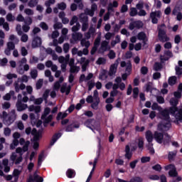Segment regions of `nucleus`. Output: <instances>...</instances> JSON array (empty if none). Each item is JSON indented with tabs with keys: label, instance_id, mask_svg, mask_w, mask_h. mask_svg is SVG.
<instances>
[{
	"label": "nucleus",
	"instance_id": "obj_1",
	"mask_svg": "<svg viewBox=\"0 0 182 182\" xmlns=\"http://www.w3.org/2000/svg\"><path fill=\"white\" fill-rule=\"evenodd\" d=\"M170 103L173 106L169 109H164L161 112V119L162 122L158 124V130L159 132H168L171 127V119L170 118V113L175 116L177 123H182V109L178 110L177 105H178V100L176 98H171Z\"/></svg>",
	"mask_w": 182,
	"mask_h": 182
},
{
	"label": "nucleus",
	"instance_id": "obj_2",
	"mask_svg": "<svg viewBox=\"0 0 182 182\" xmlns=\"http://www.w3.org/2000/svg\"><path fill=\"white\" fill-rule=\"evenodd\" d=\"M23 95V97H22V95L21 94H18L17 97V102L16 103L17 112H23L26 109H28V112H35L36 114H38L41 112V106L30 105L28 107V105L25 103H28L29 97L25 95L26 93L24 92Z\"/></svg>",
	"mask_w": 182,
	"mask_h": 182
},
{
	"label": "nucleus",
	"instance_id": "obj_3",
	"mask_svg": "<svg viewBox=\"0 0 182 182\" xmlns=\"http://www.w3.org/2000/svg\"><path fill=\"white\" fill-rule=\"evenodd\" d=\"M49 113H50V108L47 107L44 110V114L41 116V119L42 120H43V125L45 126V127H46L48 126V124L50 123V122H52V119H53V115L52 114L49 115L46 118Z\"/></svg>",
	"mask_w": 182,
	"mask_h": 182
},
{
	"label": "nucleus",
	"instance_id": "obj_4",
	"mask_svg": "<svg viewBox=\"0 0 182 182\" xmlns=\"http://www.w3.org/2000/svg\"><path fill=\"white\" fill-rule=\"evenodd\" d=\"M15 120H16V111L15 109H12L9 117L4 119V124H6V126H11Z\"/></svg>",
	"mask_w": 182,
	"mask_h": 182
},
{
	"label": "nucleus",
	"instance_id": "obj_5",
	"mask_svg": "<svg viewBox=\"0 0 182 182\" xmlns=\"http://www.w3.org/2000/svg\"><path fill=\"white\" fill-rule=\"evenodd\" d=\"M165 170H169L168 176L170 177L174 178L178 176V172H177V168H176V166L173 164H170L165 166Z\"/></svg>",
	"mask_w": 182,
	"mask_h": 182
},
{
	"label": "nucleus",
	"instance_id": "obj_6",
	"mask_svg": "<svg viewBox=\"0 0 182 182\" xmlns=\"http://www.w3.org/2000/svg\"><path fill=\"white\" fill-rule=\"evenodd\" d=\"M150 18L151 19L152 23H158L159 19L161 18V11H156L150 13Z\"/></svg>",
	"mask_w": 182,
	"mask_h": 182
},
{
	"label": "nucleus",
	"instance_id": "obj_7",
	"mask_svg": "<svg viewBox=\"0 0 182 182\" xmlns=\"http://www.w3.org/2000/svg\"><path fill=\"white\" fill-rule=\"evenodd\" d=\"M170 58H173V52L170 50H164V55H160V60L161 63H164L166 60H168Z\"/></svg>",
	"mask_w": 182,
	"mask_h": 182
},
{
	"label": "nucleus",
	"instance_id": "obj_8",
	"mask_svg": "<svg viewBox=\"0 0 182 182\" xmlns=\"http://www.w3.org/2000/svg\"><path fill=\"white\" fill-rule=\"evenodd\" d=\"M37 173L38 171H36L33 176L31 175L29 178L27 180V182H43V178L39 176Z\"/></svg>",
	"mask_w": 182,
	"mask_h": 182
},
{
	"label": "nucleus",
	"instance_id": "obj_9",
	"mask_svg": "<svg viewBox=\"0 0 182 182\" xmlns=\"http://www.w3.org/2000/svg\"><path fill=\"white\" fill-rule=\"evenodd\" d=\"M20 82H21V78H18L17 81H15L14 84L16 93H19V90H25V89H26V85L25 84L21 83L19 85Z\"/></svg>",
	"mask_w": 182,
	"mask_h": 182
},
{
	"label": "nucleus",
	"instance_id": "obj_10",
	"mask_svg": "<svg viewBox=\"0 0 182 182\" xmlns=\"http://www.w3.org/2000/svg\"><path fill=\"white\" fill-rule=\"evenodd\" d=\"M41 45H42V39L39 36L34 37L31 44L32 48H39Z\"/></svg>",
	"mask_w": 182,
	"mask_h": 182
},
{
	"label": "nucleus",
	"instance_id": "obj_11",
	"mask_svg": "<svg viewBox=\"0 0 182 182\" xmlns=\"http://www.w3.org/2000/svg\"><path fill=\"white\" fill-rule=\"evenodd\" d=\"M154 138L155 139L156 141H157V143L161 144V143H163V139L164 138V135L163 134V133L155 132L154 134Z\"/></svg>",
	"mask_w": 182,
	"mask_h": 182
},
{
	"label": "nucleus",
	"instance_id": "obj_12",
	"mask_svg": "<svg viewBox=\"0 0 182 182\" xmlns=\"http://www.w3.org/2000/svg\"><path fill=\"white\" fill-rule=\"evenodd\" d=\"M16 153L18 154L20 156L16 160L15 164H19L20 163H22L23 160L22 156H23V153L22 152V148L18 147L16 149Z\"/></svg>",
	"mask_w": 182,
	"mask_h": 182
},
{
	"label": "nucleus",
	"instance_id": "obj_13",
	"mask_svg": "<svg viewBox=\"0 0 182 182\" xmlns=\"http://www.w3.org/2000/svg\"><path fill=\"white\" fill-rule=\"evenodd\" d=\"M31 134L33 136V140L34 141H38L41 137H42V134L41 132H38L36 129L33 128V130L31 131Z\"/></svg>",
	"mask_w": 182,
	"mask_h": 182
},
{
	"label": "nucleus",
	"instance_id": "obj_14",
	"mask_svg": "<svg viewBox=\"0 0 182 182\" xmlns=\"http://www.w3.org/2000/svg\"><path fill=\"white\" fill-rule=\"evenodd\" d=\"M80 22L81 23H89V17L87 16V14L85 13H82L79 16Z\"/></svg>",
	"mask_w": 182,
	"mask_h": 182
},
{
	"label": "nucleus",
	"instance_id": "obj_15",
	"mask_svg": "<svg viewBox=\"0 0 182 182\" xmlns=\"http://www.w3.org/2000/svg\"><path fill=\"white\" fill-rule=\"evenodd\" d=\"M80 125L79 124H70L65 127V132H73L74 129H79Z\"/></svg>",
	"mask_w": 182,
	"mask_h": 182
},
{
	"label": "nucleus",
	"instance_id": "obj_16",
	"mask_svg": "<svg viewBox=\"0 0 182 182\" xmlns=\"http://www.w3.org/2000/svg\"><path fill=\"white\" fill-rule=\"evenodd\" d=\"M109 42L107 41H102L100 50H101V52H106L109 50Z\"/></svg>",
	"mask_w": 182,
	"mask_h": 182
},
{
	"label": "nucleus",
	"instance_id": "obj_17",
	"mask_svg": "<svg viewBox=\"0 0 182 182\" xmlns=\"http://www.w3.org/2000/svg\"><path fill=\"white\" fill-rule=\"evenodd\" d=\"M133 154L132 153V151H130V146L129 145H127L125 146V159H127V160H130Z\"/></svg>",
	"mask_w": 182,
	"mask_h": 182
},
{
	"label": "nucleus",
	"instance_id": "obj_18",
	"mask_svg": "<svg viewBox=\"0 0 182 182\" xmlns=\"http://www.w3.org/2000/svg\"><path fill=\"white\" fill-rule=\"evenodd\" d=\"M100 103V98H94V102L91 105L92 109H94V110H97V109L99 108Z\"/></svg>",
	"mask_w": 182,
	"mask_h": 182
},
{
	"label": "nucleus",
	"instance_id": "obj_19",
	"mask_svg": "<svg viewBox=\"0 0 182 182\" xmlns=\"http://www.w3.org/2000/svg\"><path fill=\"white\" fill-rule=\"evenodd\" d=\"M83 38V34L82 33H73L72 34V39L76 42V41H80Z\"/></svg>",
	"mask_w": 182,
	"mask_h": 182
},
{
	"label": "nucleus",
	"instance_id": "obj_20",
	"mask_svg": "<svg viewBox=\"0 0 182 182\" xmlns=\"http://www.w3.org/2000/svg\"><path fill=\"white\" fill-rule=\"evenodd\" d=\"M117 70V64L112 65L109 68V76H113V75H115Z\"/></svg>",
	"mask_w": 182,
	"mask_h": 182
},
{
	"label": "nucleus",
	"instance_id": "obj_21",
	"mask_svg": "<svg viewBox=\"0 0 182 182\" xmlns=\"http://www.w3.org/2000/svg\"><path fill=\"white\" fill-rule=\"evenodd\" d=\"M62 136V134L61 133H58L55 134L53 136L52 140L50 141V146H53V144H55V143H56V141H58V140L59 139L60 137Z\"/></svg>",
	"mask_w": 182,
	"mask_h": 182
},
{
	"label": "nucleus",
	"instance_id": "obj_22",
	"mask_svg": "<svg viewBox=\"0 0 182 182\" xmlns=\"http://www.w3.org/2000/svg\"><path fill=\"white\" fill-rule=\"evenodd\" d=\"M145 136L148 143L150 144L151 143V141H153V133L151 132V131L150 130L146 131L145 134Z\"/></svg>",
	"mask_w": 182,
	"mask_h": 182
},
{
	"label": "nucleus",
	"instance_id": "obj_23",
	"mask_svg": "<svg viewBox=\"0 0 182 182\" xmlns=\"http://www.w3.org/2000/svg\"><path fill=\"white\" fill-rule=\"evenodd\" d=\"M158 35H166V24H161L158 27Z\"/></svg>",
	"mask_w": 182,
	"mask_h": 182
},
{
	"label": "nucleus",
	"instance_id": "obj_24",
	"mask_svg": "<svg viewBox=\"0 0 182 182\" xmlns=\"http://www.w3.org/2000/svg\"><path fill=\"white\" fill-rule=\"evenodd\" d=\"M168 83L170 86H174V85L177 83V77L176 76L170 77L168 80Z\"/></svg>",
	"mask_w": 182,
	"mask_h": 182
},
{
	"label": "nucleus",
	"instance_id": "obj_25",
	"mask_svg": "<svg viewBox=\"0 0 182 182\" xmlns=\"http://www.w3.org/2000/svg\"><path fill=\"white\" fill-rule=\"evenodd\" d=\"M158 37L160 42H168L170 41V38L167 37V34L158 35Z\"/></svg>",
	"mask_w": 182,
	"mask_h": 182
},
{
	"label": "nucleus",
	"instance_id": "obj_26",
	"mask_svg": "<svg viewBox=\"0 0 182 182\" xmlns=\"http://www.w3.org/2000/svg\"><path fill=\"white\" fill-rule=\"evenodd\" d=\"M177 156V151H169L168 155V159L169 161H174V158Z\"/></svg>",
	"mask_w": 182,
	"mask_h": 182
},
{
	"label": "nucleus",
	"instance_id": "obj_27",
	"mask_svg": "<svg viewBox=\"0 0 182 182\" xmlns=\"http://www.w3.org/2000/svg\"><path fill=\"white\" fill-rule=\"evenodd\" d=\"M137 39L139 41H146V39H147V36L146 35V33L143 31L139 33L137 35Z\"/></svg>",
	"mask_w": 182,
	"mask_h": 182
},
{
	"label": "nucleus",
	"instance_id": "obj_28",
	"mask_svg": "<svg viewBox=\"0 0 182 182\" xmlns=\"http://www.w3.org/2000/svg\"><path fill=\"white\" fill-rule=\"evenodd\" d=\"M163 69V64L161 63H155L154 65V70L156 72H159Z\"/></svg>",
	"mask_w": 182,
	"mask_h": 182
},
{
	"label": "nucleus",
	"instance_id": "obj_29",
	"mask_svg": "<svg viewBox=\"0 0 182 182\" xmlns=\"http://www.w3.org/2000/svg\"><path fill=\"white\" fill-rule=\"evenodd\" d=\"M93 123H95V120L87 119L84 124L86 126V127H88V129H90L93 131V128L92 127V124H93Z\"/></svg>",
	"mask_w": 182,
	"mask_h": 182
},
{
	"label": "nucleus",
	"instance_id": "obj_30",
	"mask_svg": "<svg viewBox=\"0 0 182 182\" xmlns=\"http://www.w3.org/2000/svg\"><path fill=\"white\" fill-rule=\"evenodd\" d=\"M80 45L81 46L89 48V46H90V41H86V38H82L80 41Z\"/></svg>",
	"mask_w": 182,
	"mask_h": 182
},
{
	"label": "nucleus",
	"instance_id": "obj_31",
	"mask_svg": "<svg viewBox=\"0 0 182 182\" xmlns=\"http://www.w3.org/2000/svg\"><path fill=\"white\" fill-rule=\"evenodd\" d=\"M15 91L11 90L9 92V93H7L5 95V96L3 97L4 100H11V96H14Z\"/></svg>",
	"mask_w": 182,
	"mask_h": 182
},
{
	"label": "nucleus",
	"instance_id": "obj_32",
	"mask_svg": "<svg viewBox=\"0 0 182 182\" xmlns=\"http://www.w3.org/2000/svg\"><path fill=\"white\" fill-rule=\"evenodd\" d=\"M30 75L31 79H36L38 77V70L36 69H31L30 72Z\"/></svg>",
	"mask_w": 182,
	"mask_h": 182
},
{
	"label": "nucleus",
	"instance_id": "obj_33",
	"mask_svg": "<svg viewBox=\"0 0 182 182\" xmlns=\"http://www.w3.org/2000/svg\"><path fill=\"white\" fill-rule=\"evenodd\" d=\"M19 145V140L14 139L12 143L10 144V149L15 150V147Z\"/></svg>",
	"mask_w": 182,
	"mask_h": 182
},
{
	"label": "nucleus",
	"instance_id": "obj_34",
	"mask_svg": "<svg viewBox=\"0 0 182 182\" xmlns=\"http://www.w3.org/2000/svg\"><path fill=\"white\" fill-rule=\"evenodd\" d=\"M171 142V136H170V135H168V134H165V138L164 139V145L170 144Z\"/></svg>",
	"mask_w": 182,
	"mask_h": 182
},
{
	"label": "nucleus",
	"instance_id": "obj_35",
	"mask_svg": "<svg viewBox=\"0 0 182 182\" xmlns=\"http://www.w3.org/2000/svg\"><path fill=\"white\" fill-rule=\"evenodd\" d=\"M70 72L71 73H77V72H79V70H80V68L76 65H71L70 66Z\"/></svg>",
	"mask_w": 182,
	"mask_h": 182
},
{
	"label": "nucleus",
	"instance_id": "obj_36",
	"mask_svg": "<svg viewBox=\"0 0 182 182\" xmlns=\"http://www.w3.org/2000/svg\"><path fill=\"white\" fill-rule=\"evenodd\" d=\"M23 22H24L25 25L31 26L32 25L33 21L32 20V18H31L30 16H26V18H24V21Z\"/></svg>",
	"mask_w": 182,
	"mask_h": 182
},
{
	"label": "nucleus",
	"instance_id": "obj_37",
	"mask_svg": "<svg viewBox=\"0 0 182 182\" xmlns=\"http://www.w3.org/2000/svg\"><path fill=\"white\" fill-rule=\"evenodd\" d=\"M43 86V80L39 79L36 84V87L37 90H39V89H42V87Z\"/></svg>",
	"mask_w": 182,
	"mask_h": 182
},
{
	"label": "nucleus",
	"instance_id": "obj_38",
	"mask_svg": "<svg viewBox=\"0 0 182 182\" xmlns=\"http://www.w3.org/2000/svg\"><path fill=\"white\" fill-rule=\"evenodd\" d=\"M117 43H120V36H119V35L116 36L115 40H114L111 42V46H116V45H117Z\"/></svg>",
	"mask_w": 182,
	"mask_h": 182
},
{
	"label": "nucleus",
	"instance_id": "obj_39",
	"mask_svg": "<svg viewBox=\"0 0 182 182\" xmlns=\"http://www.w3.org/2000/svg\"><path fill=\"white\" fill-rule=\"evenodd\" d=\"M39 0H30V1L28 4V6H30V8H35L38 5V2Z\"/></svg>",
	"mask_w": 182,
	"mask_h": 182
},
{
	"label": "nucleus",
	"instance_id": "obj_40",
	"mask_svg": "<svg viewBox=\"0 0 182 182\" xmlns=\"http://www.w3.org/2000/svg\"><path fill=\"white\" fill-rule=\"evenodd\" d=\"M100 41H102V36H101V34L100 33L98 34L97 37L95 40L94 46L98 47L100 45Z\"/></svg>",
	"mask_w": 182,
	"mask_h": 182
},
{
	"label": "nucleus",
	"instance_id": "obj_41",
	"mask_svg": "<svg viewBox=\"0 0 182 182\" xmlns=\"http://www.w3.org/2000/svg\"><path fill=\"white\" fill-rule=\"evenodd\" d=\"M6 19L8 22H14L15 21V16L12 15V13H9L6 16Z\"/></svg>",
	"mask_w": 182,
	"mask_h": 182
},
{
	"label": "nucleus",
	"instance_id": "obj_42",
	"mask_svg": "<svg viewBox=\"0 0 182 182\" xmlns=\"http://www.w3.org/2000/svg\"><path fill=\"white\" fill-rule=\"evenodd\" d=\"M43 157H45V154L43 152H42L38 156V167H41V166H42V161H43Z\"/></svg>",
	"mask_w": 182,
	"mask_h": 182
},
{
	"label": "nucleus",
	"instance_id": "obj_43",
	"mask_svg": "<svg viewBox=\"0 0 182 182\" xmlns=\"http://www.w3.org/2000/svg\"><path fill=\"white\" fill-rule=\"evenodd\" d=\"M31 144V142L29 141H26L24 146L22 149V153H25L29 150V145Z\"/></svg>",
	"mask_w": 182,
	"mask_h": 182
},
{
	"label": "nucleus",
	"instance_id": "obj_44",
	"mask_svg": "<svg viewBox=\"0 0 182 182\" xmlns=\"http://www.w3.org/2000/svg\"><path fill=\"white\" fill-rule=\"evenodd\" d=\"M30 119L31 121V123H36V122H38V117H36V115H35V114L33 113H30L29 115Z\"/></svg>",
	"mask_w": 182,
	"mask_h": 182
},
{
	"label": "nucleus",
	"instance_id": "obj_45",
	"mask_svg": "<svg viewBox=\"0 0 182 182\" xmlns=\"http://www.w3.org/2000/svg\"><path fill=\"white\" fill-rule=\"evenodd\" d=\"M129 15L130 16H136V15H138L137 9L132 7L130 9Z\"/></svg>",
	"mask_w": 182,
	"mask_h": 182
},
{
	"label": "nucleus",
	"instance_id": "obj_46",
	"mask_svg": "<svg viewBox=\"0 0 182 182\" xmlns=\"http://www.w3.org/2000/svg\"><path fill=\"white\" fill-rule=\"evenodd\" d=\"M16 69H17V72H18V73H19V75H23V73H24L23 65L18 64Z\"/></svg>",
	"mask_w": 182,
	"mask_h": 182
},
{
	"label": "nucleus",
	"instance_id": "obj_47",
	"mask_svg": "<svg viewBox=\"0 0 182 182\" xmlns=\"http://www.w3.org/2000/svg\"><path fill=\"white\" fill-rule=\"evenodd\" d=\"M16 31L18 33V35H23V31H22V26L21 24H17Z\"/></svg>",
	"mask_w": 182,
	"mask_h": 182
},
{
	"label": "nucleus",
	"instance_id": "obj_48",
	"mask_svg": "<svg viewBox=\"0 0 182 182\" xmlns=\"http://www.w3.org/2000/svg\"><path fill=\"white\" fill-rule=\"evenodd\" d=\"M89 63H90V60H86V62L82 63V72H86V69H87V66L89 65Z\"/></svg>",
	"mask_w": 182,
	"mask_h": 182
},
{
	"label": "nucleus",
	"instance_id": "obj_49",
	"mask_svg": "<svg viewBox=\"0 0 182 182\" xmlns=\"http://www.w3.org/2000/svg\"><path fill=\"white\" fill-rule=\"evenodd\" d=\"M175 70H176V75L177 76H181V75H182V68L179 67L178 65H176L175 67Z\"/></svg>",
	"mask_w": 182,
	"mask_h": 182
},
{
	"label": "nucleus",
	"instance_id": "obj_50",
	"mask_svg": "<svg viewBox=\"0 0 182 182\" xmlns=\"http://www.w3.org/2000/svg\"><path fill=\"white\" fill-rule=\"evenodd\" d=\"M68 117V113L64 112L63 114L62 112H59L57 116V120H60V119H65V117Z\"/></svg>",
	"mask_w": 182,
	"mask_h": 182
},
{
	"label": "nucleus",
	"instance_id": "obj_51",
	"mask_svg": "<svg viewBox=\"0 0 182 182\" xmlns=\"http://www.w3.org/2000/svg\"><path fill=\"white\" fill-rule=\"evenodd\" d=\"M129 182H143V178L139 176H135L131 178Z\"/></svg>",
	"mask_w": 182,
	"mask_h": 182
},
{
	"label": "nucleus",
	"instance_id": "obj_52",
	"mask_svg": "<svg viewBox=\"0 0 182 182\" xmlns=\"http://www.w3.org/2000/svg\"><path fill=\"white\" fill-rule=\"evenodd\" d=\"M74 174H75V171H73V169H68L67 171L66 175H67V177H68V178H72Z\"/></svg>",
	"mask_w": 182,
	"mask_h": 182
},
{
	"label": "nucleus",
	"instance_id": "obj_53",
	"mask_svg": "<svg viewBox=\"0 0 182 182\" xmlns=\"http://www.w3.org/2000/svg\"><path fill=\"white\" fill-rule=\"evenodd\" d=\"M58 9H60V11H65V9H66V3L61 2L58 4Z\"/></svg>",
	"mask_w": 182,
	"mask_h": 182
},
{
	"label": "nucleus",
	"instance_id": "obj_54",
	"mask_svg": "<svg viewBox=\"0 0 182 182\" xmlns=\"http://www.w3.org/2000/svg\"><path fill=\"white\" fill-rule=\"evenodd\" d=\"M106 63V59L105 58H99L96 61L97 65H105Z\"/></svg>",
	"mask_w": 182,
	"mask_h": 182
},
{
	"label": "nucleus",
	"instance_id": "obj_55",
	"mask_svg": "<svg viewBox=\"0 0 182 182\" xmlns=\"http://www.w3.org/2000/svg\"><path fill=\"white\" fill-rule=\"evenodd\" d=\"M146 92H150L151 93L153 90V84L151 82H148L146 85Z\"/></svg>",
	"mask_w": 182,
	"mask_h": 182
},
{
	"label": "nucleus",
	"instance_id": "obj_56",
	"mask_svg": "<svg viewBox=\"0 0 182 182\" xmlns=\"http://www.w3.org/2000/svg\"><path fill=\"white\" fill-rule=\"evenodd\" d=\"M22 30L23 31H24L26 33H27V32H29V31H31V26L28 25V24H23L22 26Z\"/></svg>",
	"mask_w": 182,
	"mask_h": 182
},
{
	"label": "nucleus",
	"instance_id": "obj_57",
	"mask_svg": "<svg viewBox=\"0 0 182 182\" xmlns=\"http://www.w3.org/2000/svg\"><path fill=\"white\" fill-rule=\"evenodd\" d=\"M40 28H41L43 31H48V29H49V26L45 22H41L40 23Z\"/></svg>",
	"mask_w": 182,
	"mask_h": 182
},
{
	"label": "nucleus",
	"instance_id": "obj_58",
	"mask_svg": "<svg viewBox=\"0 0 182 182\" xmlns=\"http://www.w3.org/2000/svg\"><path fill=\"white\" fill-rule=\"evenodd\" d=\"M11 130L9 129V127L4 128V136L9 137L11 136Z\"/></svg>",
	"mask_w": 182,
	"mask_h": 182
},
{
	"label": "nucleus",
	"instance_id": "obj_59",
	"mask_svg": "<svg viewBox=\"0 0 182 182\" xmlns=\"http://www.w3.org/2000/svg\"><path fill=\"white\" fill-rule=\"evenodd\" d=\"M63 49L64 53H68V52H69V49H70L69 43H64Z\"/></svg>",
	"mask_w": 182,
	"mask_h": 182
},
{
	"label": "nucleus",
	"instance_id": "obj_60",
	"mask_svg": "<svg viewBox=\"0 0 182 182\" xmlns=\"http://www.w3.org/2000/svg\"><path fill=\"white\" fill-rule=\"evenodd\" d=\"M108 58H109V59H114V58H116V53H114V50H109V53H108Z\"/></svg>",
	"mask_w": 182,
	"mask_h": 182
},
{
	"label": "nucleus",
	"instance_id": "obj_61",
	"mask_svg": "<svg viewBox=\"0 0 182 182\" xmlns=\"http://www.w3.org/2000/svg\"><path fill=\"white\" fill-rule=\"evenodd\" d=\"M54 29H62L63 28V24L60 22H57L53 25Z\"/></svg>",
	"mask_w": 182,
	"mask_h": 182
},
{
	"label": "nucleus",
	"instance_id": "obj_62",
	"mask_svg": "<svg viewBox=\"0 0 182 182\" xmlns=\"http://www.w3.org/2000/svg\"><path fill=\"white\" fill-rule=\"evenodd\" d=\"M134 22L135 23V28H136L137 29H140V28H143V22L140 21H134Z\"/></svg>",
	"mask_w": 182,
	"mask_h": 182
},
{
	"label": "nucleus",
	"instance_id": "obj_63",
	"mask_svg": "<svg viewBox=\"0 0 182 182\" xmlns=\"http://www.w3.org/2000/svg\"><path fill=\"white\" fill-rule=\"evenodd\" d=\"M79 29H80V23H77L75 26H73L72 27L73 32H77V31H79Z\"/></svg>",
	"mask_w": 182,
	"mask_h": 182
},
{
	"label": "nucleus",
	"instance_id": "obj_64",
	"mask_svg": "<svg viewBox=\"0 0 182 182\" xmlns=\"http://www.w3.org/2000/svg\"><path fill=\"white\" fill-rule=\"evenodd\" d=\"M181 181H182L181 176H177L176 177H173L170 182H180Z\"/></svg>",
	"mask_w": 182,
	"mask_h": 182
}]
</instances>
